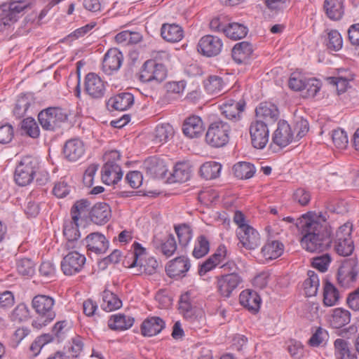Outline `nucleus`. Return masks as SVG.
Listing matches in <instances>:
<instances>
[{"instance_id":"obj_1","label":"nucleus","mask_w":359,"mask_h":359,"mask_svg":"<svg viewBox=\"0 0 359 359\" xmlns=\"http://www.w3.org/2000/svg\"><path fill=\"white\" fill-rule=\"evenodd\" d=\"M283 220L292 223L302 235L300 243L303 248L311 252L327 250L332 243V228L322 213H307L296 220L292 217Z\"/></svg>"},{"instance_id":"obj_2","label":"nucleus","mask_w":359,"mask_h":359,"mask_svg":"<svg viewBox=\"0 0 359 359\" xmlns=\"http://www.w3.org/2000/svg\"><path fill=\"white\" fill-rule=\"evenodd\" d=\"M55 300L44 294H37L32 301V306L38 315L32 323L33 327L41 329L52 322L56 313L54 310Z\"/></svg>"},{"instance_id":"obj_3","label":"nucleus","mask_w":359,"mask_h":359,"mask_svg":"<svg viewBox=\"0 0 359 359\" xmlns=\"http://www.w3.org/2000/svg\"><path fill=\"white\" fill-rule=\"evenodd\" d=\"M67 119L68 114L60 107H48L42 110L38 115L39 122L46 130H55Z\"/></svg>"},{"instance_id":"obj_4","label":"nucleus","mask_w":359,"mask_h":359,"mask_svg":"<svg viewBox=\"0 0 359 359\" xmlns=\"http://www.w3.org/2000/svg\"><path fill=\"white\" fill-rule=\"evenodd\" d=\"M230 126L220 119L211 123L205 135L206 142L213 147L224 146L229 139Z\"/></svg>"},{"instance_id":"obj_5","label":"nucleus","mask_w":359,"mask_h":359,"mask_svg":"<svg viewBox=\"0 0 359 359\" xmlns=\"http://www.w3.org/2000/svg\"><path fill=\"white\" fill-rule=\"evenodd\" d=\"M358 259L353 257L344 259L338 269L337 280L343 287H349L355 284L358 277Z\"/></svg>"},{"instance_id":"obj_6","label":"nucleus","mask_w":359,"mask_h":359,"mask_svg":"<svg viewBox=\"0 0 359 359\" xmlns=\"http://www.w3.org/2000/svg\"><path fill=\"white\" fill-rule=\"evenodd\" d=\"M351 226L345 224L336 231L334 248L339 255L347 257L353 252L354 245L351 238Z\"/></svg>"},{"instance_id":"obj_7","label":"nucleus","mask_w":359,"mask_h":359,"mask_svg":"<svg viewBox=\"0 0 359 359\" xmlns=\"http://www.w3.org/2000/svg\"><path fill=\"white\" fill-rule=\"evenodd\" d=\"M167 76L165 67L152 60H147L142 65L139 74V80L143 83L163 81Z\"/></svg>"},{"instance_id":"obj_8","label":"nucleus","mask_w":359,"mask_h":359,"mask_svg":"<svg viewBox=\"0 0 359 359\" xmlns=\"http://www.w3.org/2000/svg\"><path fill=\"white\" fill-rule=\"evenodd\" d=\"M242 283V277L236 272L216 276L217 292L224 298H229Z\"/></svg>"},{"instance_id":"obj_9","label":"nucleus","mask_w":359,"mask_h":359,"mask_svg":"<svg viewBox=\"0 0 359 359\" xmlns=\"http://www.w3.org/2000/svg\"><path fill=\"white\" fill-rule=\"evenodd\" d=\"M71 250L60 263L61 270L65 276H74L81 272L86 261L84 255L78 252L76 249Z\"/></svg>"},{"instance_id":"obj_10","label":"nucleus","mask_w":359,"mask_h":359,"mask_svg":"<svg viewBox=\"0 0 359 359\" xmlns=\"http://www.w3.org/2000/svg\"><path fill=\"white\" fill-rule=\"evenodd\" d=\"M222 48V39L217 36L212 34L202 36L197 44L198 52L209 57L218 55L221 53Z\"/></svg>"},{"instance_id":"obj_11","label":"nucleus","mask_w":359,"mask_h":359,"mask_svg":"<svg viewBox=\"0 0 359 359\" xmlns=\"http://www.w3.org/2000/svg\"><path fill=\"white\" fill-rule=\"evenodd\" d=\"M269 126L261 121H254L250 126V135L252 145L259 149L266 147L269 139Z\"/></svg>"},{"instance_id":"obj_12","label":"nucleus","mask_w":359,"mask_h":359,"mask_svg":"<svg viewBox=\"0 0 359 359\" xmlns=\"http://www.w3.org/2000/svg\"><path fill=\"white\" fill-rule=\"evenodd\" d=\"M85 92L93 99H101L106 93V83L97 74L90 72L85 76Z\"/></svg>"},{"instance_id":"obj_13","label":"nucleus","mask_w":359,"mask_h":359,"mask_svg":"<svg viewBox=\"0 0 359 359\" xmlns=\"http://www.w3.org/2000/svg\"><path fill=\"white\" fill-rule=\"evenodd\" d=\"M123 55L117 48H110L102 59V70L107 75H111L118 72L122 65Z\"/></svg>"},{"instance_id":"obj_14","label":"nucleus","mask_w":359,"mask_h":359,"mask_svg":"<svg viewBox=\"0 0 359 359\" xmlns=\"http://www.w3.org/2000/svg\"><path fill=\"white\" fill-rule=\"evenodd\" d=\"M236 236L239 243L247 250H254L259 245V234L251 226H243V229H237Z\"/></svg>"},{"instance_id":"obj_15","label":"nucleus","mask_w":359,"mask_h":359,"mask_svg":"<svg viewBox=\"0 0 359 359\" xmlns=\"http://www.w3.org/2000/svg\"><path fill=\"white\" fill-rule=\"evenodd\" d=\"M256 120L265 122L269 126L278 118L279 111L276 105L271 102H262L255 109Z\"/></svg>"},{"instance_id":"obj_16","label":"nucleus","mask_w":359,"mask_h":359,"mask_svg":"<svg viewBox=\"0 0 359 359\" xmlns=\"http://www.w3.org/2000/svg\"><path fill=\"white\" fill-rule=\"evenodd\" d=\"M134 104V96L128 92H123L111 97L107 102V107L110 111H126Z\"/></svg>"},{"instance_id":"obj_17","label":"nucleus","mask_w":359,"mask_h":359,"mask_svg":"<svg viewBox=\"0 0 359 359\" xmlns=\"http://www.w3.org/2000/svg\"><path fill=\"white\" fill-rule=\"evenodd\" d=\"M293 139L294 135L290 126L284 120L279 121L277 128L272 135L273 142L280 147H285L290 144Z\"/></svg>"},{"instance_id":"obj_18","label":"nucleus","mask_w":359,"mask_h":359,"mask_svg":"<svg viewBox=\"0 0 359 359\" xmlns=\"http://www.w3.org/2000/svg\"><path fill=\"white\" fill-rule=\"evenodd\" d=\"M79 221H74L72 219L65 221L63 226V234L67 239L65 248L67 250H74L78 248L81 234L79 230Z\"/></svg>"},{"instance_id":"obj_19","label":"nucleus","mask_w":359,"mask_h":359,"mask_svg":"<svg viewBox=\"0 0 359 359\" xmlns=\"http://www.w3.org/2000/svg\"><path fill=\"white\" fill-rule=\"evenodd\" d=\"M88 251L100 255L105 253L109 248V241L106 237L99 232L88 234L85 240Z\"/></svg>"},{"instance_id":"obj_20","label":"nucleus","mask_w":359,"mask_h":359,"mask_svg":"<svg viewBox=\"0 0 359 359\" xmlns=\"http://www.w3.org/2000/svg\"><path fill=\"white\" fill-rule=\"evenodd\" d=\"M25 1H11L0 6L1 12L13 23L15 22L22 15V12L28 7Z\"/></svg>"},{"instance_id":"obj_21","label":"nucleus","mask_w":359,"mask_h":359,"mask_svg":"<svg viewBox=\"0 0 359 359\" xmlns=\"http://www.w3.org/2000/svg\"><path fill=\"white\" fill-rule=\"evenodd\" d=\"M111 217L110 206L104 202L95 203L89 211V219L97 225H103L109 222Z\"/></svg>"},{"instance_id":"obj_22","label":"nucleus","mask_w":359,"mask_h":359,"mask_svg":"<svg viewBox=\"0 0 359 359\" xmlns=\"http://www.w3.org/2000/svg\"><path fill=\"white\" fill-rule=\"evenodd\" d=\"M63 155L69 161H76L85 153V146L80 139L72 138L65 142L63 147Z\"/></svg>"},{"instance_id":"obj_23","label":"nucleus","mask_w":359,"mask_h":359,"mask_svg":"<svg viewBox=\"0 0 359 359\" xmlns=\"http://www.w3.org/2000/svg\"><path fill=\"white\" fill-rule=\"evenodd\" d=\"M191 266L189 259L184 256H180L169 262L165 267L168 276L171 278L183 277Z\"/></svg>"},{"instance_id":"obj_24","label":"nucleus","mask_w":359,"mask_h":359,"mask_svg":"<svg viewBox=\"0 0 359 359\" xmlns=\"http://www.w3.org/2000/svg\"><path fill=\"white\" fill-rule=\"evenodd\" d=\"M165 327V322L158 316H149L140 325L141 334L144 337H153L159 334Z\"/></svg>"},{"instance_id":"obj_25","label":"nucleus","mask_w":359,"mask_h":359,"mask_svg":"<svg viewBox=\"0 0 359 359\" xmlns=\"http://www.w3.org/2000/svg\"><path fill=\"white\" fill-rule=\"evenodd\" d=\"M245 107V102L243 100H228L220 106V109L227 119L236 121L241 119Z\"/></svg>"},{"instance_id":"obj_26","label":"nucleus","mask_w":359,"mask_h":359,"mask_svg":"<svg viewBox=\"0 0 359 359\" xmlns=\"http://www.w3.org/2000/svg\"><path fill=\"white\" fill-rule=\"evenodd\" d=\"M240 304L252 313L258 312L261 305V297L252 290H244L239 295Z\"/></svg>"},{"instance_id":"obj_27","label":"nucleus","mask_w":359,"mask_h":359,"mask_svg":"<svg viewBox=\"0 0 359 359\" xmlns=\"http://www.w3.org/2000/svg\"><path fill=\"white\" fill-rule=\"evenodd\" d=\"M183 133L189 138H197L204 130L203 123L198 116H191L187 118L182 126Z\"/></svg>"},{"instance_id":"obj_28","label":"nucleus","mask_w":359,"mask_h":359,"mask_svg":"<svg viewBox=\"0 0 359 359\" xmlns=\"http://www.w3.org/2000/svg\"><path fill=\"white\" fill-rule=\"evenodd\" d=\"M153 247L166 257H171L177 250V243L172 234H169L164 240L154 236L152 241Z\"/></svg>"},{"instance_id":"obj_29","label":"nucleus","mask_w":359,"mask_h":359,"mask_svg":"<svg viewBox=\"0 0 359 359\" xmlns=\"http://www.w3.org/2000/svg\"><path fill=\"white\" fill-rule=\"evenodd\" d=\"M323 9L330 20L339 21L344 15V0H325Z\"/></svg>"},{"instance_id":"obj_30","label":"nucleus","mask_w":359,"mask_h":359,"mask_svg":"<svg viewBox=\"0 0 359 359\" xmlns=\"http://www.w3.org/2000/svg\"><path fill=\"white\" fill-rule=\"evenodd\" d=\"M252 53V44L247 41H242L233 46L231 55L236 63L243 64L248 62Z\"/></svg>"},{"instance_id":"obj_31","label":"nucleus","mask_w":359,"mask_h":359,"mask_svg":"<svg viewBox=\"0 0 359 359\" xmlns=\"http://www.w3.org/2000/svg\"><path fill=\"white\" fill-rule=\"evenodd\" d=\"M162 38L168 42L176 43L184 37V30L176 24H163L161 29Z\"/></svg>"},{"instance_id":"obj_32","label":"nucleus","mask_w":359,"mask_h":359,"mask_svg":"<svg viewBox=\"0 0 359 359\" xmlns=\"http://www.w3.org/2000/svg\"><path fill=\"white\" fill-rule=\"evenodd\" d=\"M351 312L343 308H336L332 311L329 322L330 325L335 329H339L351 321Z\"/></svg>"},{"instance_id":"obj_33","label":"nucleus","mask_w":359,"mask_h":359,"mask_svg":"<svg viewBox=\"0 0 359 359\" xmlns=\"http://www.w3.org/2000/svg\"><path fill=\"white\" fill-rule=\"evenodd\" d=\"M134 321L133 317L118 313L110 317L108 326L113 330H126L133 326Z\"/></svg>"},{"instance_id":"obj_34","label":"nucleus","mask_w":359,"mask_h":359,"mask_svg":"<svg viewBox=\"0 0 359 359\" xmlns=\"http://www.w3.org/2000/svg\"><path fill=\"white\" fill-rule=\"evenodd\" d=\"M205 91L210 95H218L222 93L226 86L223 78L217 75H210L203 81Z\"/></svg>"},{"instance_id":"obj_35","label":"nucleus","mask_w":359,"mask_h":359,"mask_svg":"<svg viewBox=\"0 0 359 359\" xmlns=\"http://www.w3.org/2000/svg\"><path fill=\"white\" fill-rule=\"evenodd\" d=\"M234 177L238 180H249L252 178L255 172V165L249 162L241 161L233 166Z\"/></svg>"},{"instance_id":"obj_36","label":"nucleus","mask_w":359,"mask_h":359,"mask_svg":"<svg viewBox=\"0 0 359 359\" xmlns=\"http://www.w3.org/2000/svg\"><path fill=\"white\" fill-rule=\"evenodd\" d=\"M193 168L189 161H183L177 162L172 172H169L170 177L175 180H190L192 176Z\"/></svg>"},{"instance_id":"obj_37","label":"nucleus","mask_w":359,"mask_h":359,"mask_svg":"<svg viewBox=\"0 0 359 359\" xmlns=\"http://www.w3.org/2000/svg\"><path fill=\"white\" fill-rule=\"evenodd\" d=\"M102 303L101 307L103 310L109 312L117 310L122 306V301L114 292L104 290L102 293Z\"/></svg>"},{"instance_id":"obj_38","label":"nucleus","mask_w":359,"mask_h":359,"mask_svg":"<svg viewBox=\"0 0 359 359\" xmlns=\"http://www.w3.org/2000/svg\"><path fill=\"white\" fill-rule=\"evenodd\" d=\"M284 245L278 241H269L262 248V253L266 259H274L283 252Z\"/></svg>"},{"instance_id":"obj_39","label":"nucleus","mask_w":359,"mask_h":359,"mask_svg":"<svg viewBox=\"0 0 359 359\" xmlns=\"http://www.w3.org/2000/svg\"><path fill=\"white\" fill-rule=\"evenodd\" d=\"M123 172L116 162H106L101 169V180H122Z\"/></svg>"},{"instance_id":"obj_40","label":"nucleus","mask_w":359,"mask_h":359,"mask_svg":"<svg viewBox=\"0 0 359 359\" xmlns=\"http://www.w3.org/2000/svg\"><path fill=\"white\" fill-rule=\"evenodd\" d=\"M36 169L32 162L21 161L15 168L14 180H34Z\"/></svg>"},{"instance_id":"obj_41","label":"nucleus","mask_w":359,"mask_h":359,"mask_svg":"<svg viewBox=\"0 0 359 359\" xmlns=\"http://www.w3.org/2000/svg\"><path fill=\"white\" fill-rule=\"evenodd\" d=\"M248 32V27L238 22L229 23L223 29V33L225 34L226 37L235 41L244 38Z\"/></svg>"},{"instance_id":"obj_42","label":"nucleus","mask_w":359,"mask_h":359,"mask_svg":"<svg viewBox=\"0 0 359 359\" xmlns=\"http://www.w3.org/2000/svg\"><path fill=\"white\" fill-rule=\"evenodd\" d=\"M330 83L336 86L338 94L344 93L349 86V82L353 79V74L348 71H342L338 76L330 77Z\"/></svg>"},{"instance_id":"obj_43","label":"nucleus","mask_w":359,"mask_h":359,"mask_svg":"<svg viewBox=\"0 0 359 359\" xmlns=\"http://www.w3.org/2000/svg\"><path fill=\"white\" fill-rule=\"evenodd\" d=\"M221 170L220 163L215 161L206 162L201 166L199 173L204 180H215L219 177Z\"/></svg>"},{"instance_id":"obj_44","label":"nucleus","mask_w":359,"mask_h":359,"mask_svg":"<svg viewBox=\"0 0 359 359\" xmlns=\"http://www.w3.org/2000/svg\"><path fill=\"white\" fill-rule=\"evenodd\" d=\"M339 300V292L337 287L328 280L323 286V304L326 306H332Z\"/></svg>"},{"instance_id":"obj_45","label":"nucleus","mask_w":359,"mask_h":359,"mask_svg":"<svg viewBox=\"0 0 359 359\" xmlns=\"http://www.w3.org/2000/svg\"><path fill=\"white\" fill-rule=\"evenodd\" d=\"M174 130L169 123H162L156 126L154 131V142L156 144H164L172 137Z\"/></svg>"},{"instance_id":"obj_46","label":"nucleus","mask_w":359,"mask_h":359,"mask_svg":"<svg viewBox=\"0 0 359 359\" xmlns=\"http://www.w3.org/2000/svg\"><path fill=\"white\" fill-rule=\"evenodd\" d=\"M90 202L88 199H81L76 201L72 205L70 215L74 221H79V219L86 217L87 213L89 214L90 210Z\"/></svg>"},{"instance_id":"obj_47","label":"nucleus","mask_w":359,"mask_h":359,"mask_svg":"<svg viewBox=\"0 0 359 359\" xmlns=\"http://www.w3.org/2000/svg\"><path fill=\"white\" fill-rule=\"evenodd\" d=\"M337 359H357L355 353L349 348V343L344 339H337L334 342Z\"/></svg>"},{"instance_id":"obj_48","label":"nucleus","mask_w":359,"mask_h":359,"mask_svg":"<svg viewBox=\"0 0 359 359\" xmlns=\"http://www.w3.org/2000/svg\"><path fill=\"white\" fill-rule=\"evenodd\" d=\"M175 231L177 236L179 244L182 248H186L193 237V230L187 224L175 225Z\"/></svg>"},{"instance_id":"obj_49","label":"nucleus","mask_w":359,"mask_h":359,"mask_svg":"<svg viewBox=\"0 0 359 359\" xmlns=\"http://www.w3.org/2000/svg\"><path fill=\"white\" fill-rule=\"evenodd\" d=\"M210 248V243L205 235L198 236L194 243L192 255L196 259H200L208 254Z\"/></svg>"},{"instance_id":"obj_50","label":"nucleus","mask_w":359,"mask_h":359,"mask_svg":"<svg viewBox=\"0 0 359 359\" xmlns=\"http://www.w3.org/2000/svg\"><path fill=\"white\" fill-rule=\"evenodd\" d=\"M325 43L327 49L338 51L343 46V39L337 30L331 29L327 32Z\"/></svg>"},{"instance_id":"obj_51","label":"nucleus","mask_w":359,"mask_h":359,"mask_svg":"<svg viewBox=\"0 0 359 359\" xmlns=\"http://www.w3.org/2000/svg\"><path fill=\"white\" fill-rule=\"evenodd\" d=\"M9 318L12 322H25L30 318V311L27 304L20 303L11 311Z\"/></svg>"},{"instance_id":"obj_52","label":"nucleus","mask_w":359,"mask_h":359,"mask_svg":"<svg viewBox=\"0 0 359 359\" xmlns=\"http://www.w3.org/2000/svg\"><path fill=\"white\" fill-rule=\"evenodd\" d=\"M303 285L307 297L315 296L320 285L318 275L313 271H309L308 278L304 280Z\"/></svg>"},{"instance_id":"obj_53","label":"nucleus","mask_w":359,"mask_h":359,"mask_svg":"<svg viewBox=\"0 0 359 359\" xmlns=\"http://www.w3.org/2000/svg\"><path fill=\"white\" fill-rule=\"evenodd\" d=\"M20 129L25 134L34 139L38 138L40 135V129L36 121L31 117L24 118L20 122Z\"/></svg>"},{"instance_id":"obj_54","label":"nucleus","mask_w":359,"mask_h":359,"mask_svg":"<svg viewBox=\"0 0 359 359\" xmlns=\"http://www.w3.org/2000/svg\"><path fill=\"white\" fill-rule=\"evenodd\" d=\"M18 272L23 276H32L35 272V264L30 258H20L16 261Z\"/></svg>"},{"instance_id":"obj_55","label":"nucleus","mask_w":359,"mask_h":359,"mask_svg":"<svg viewBox=\"0 0 359 359\" xmlns=\"http://www.w3.org/2000/svg\"><path fill=\"white\" fill-rule=\"evenodd\" d=\"M68 322L67 320H60L57 322L52 328L51 333H48L53 337V341L55 340L57 343L62 341L68 330Z\"/></svg>"},{"instance_id":"obj_56","label":"nucleus","mask_w":359,"mask_h":359,"mask_svg":"<svg viewBox=\"0 0 359 359\" xmlns=\"http://www.w3.org/2000/svg\"><path fill=\"white\" fill-rule=\"evenodd\" d=\"M31 105L29 98L25 95H20L15 103L13 109V115L17 118L23 117Z\"/></svg>"},{"instance_id":"obj_57","label":"nucleus","mask_w":359,"mask_h":359,"mask_svg":"<svg viewBox=\"0 0 359 359\" xmlns=\"http://www.w3.org/2000/svg\"><path fill=\"white\" fill-rule=\"evenodd\" d=\"M52 341L53 337L49 334H43L37 337L29 347V351L32 353V357L38 355L41 348L46 344Z\"/></svg>"},{"instance_id":"obj_58","label":"nucleus","mask_w":359,"mask_h":359,"mask_svg":"<svg viewBox=\"0 0 359 359\" xmlns=\"http://www.w3.org/2000/svg\"><path fill=\"white\" fill-rule=\"evenodd\" d=\"M331 137L334 146L340 149L346 148L348 139L346 132L341 128L333 130L331 133Z\"/></svg>"},{"instance_id":"obj_59","label":"nucleus","mask_w":359,"mask_h":359,"mask_svg":"<svg viewBox=\"0 0 359 359\" xmlns=\"http://www.w3.org/2000/svg\"><path fill=\"white\" fill-rule=\"evenodd\" d=\"M304 88L303 96L304 97H314L321 88V83L315 78L306 79Z\"/></svg>"},{"instance_id":"obj_60","label":"nucleus","mask_w":359,"mask_h":359,"mask_svg":"<svg viewBox=\"0 0 359 359\" xmlns=\"http://www.w3.org/2000/svg\"><path fill=\"white\" fill-rule=\"evenodd\" d=\"M179 309L186 318H192L194 314V308L188 292L181 295L179 301Z\"/></svg>"},{"instance_id":"obj_61","label":"nucleus","mask_w":359,"mask_h":359,"mask_svg":"<svg viewBox=\"0 0 359 359\" xmlns=\"http://www.w3.org/2000/svg\"><path fill=\"white\" fill-rule=\"evenodd\" d=\"M148 172L151 174L150 177L156 180H163L164 178L170 180V175L168 177L169 174L168 169L163 162L156 163L155 165H151L148 168Z\"/></svg>"},{"instance_id":"obj_62","label":"nucleus","mask_w":359,"mask_h":359,"mask_svg":"<svg viewBox=\"0 0 359 359\" xmlns=\"http://www.w3.org/2000/svg\"><path fill=\"white\" fill-rule=\"evenodd\" d=\"M133 250L128 252V257L132 259V262L128 264L130 266H138L142 261V257L146 254V249L138 242H134L132 245Z\"/></svg>"},{"instance_id":"obj_63","label":"nucleus","mask_w":359,"mask_h":359,"mask_svg":"<svg viewBox=\"0 0 359 359\" xmlns=\"http://www.w3.org/2000/svg\"><path fill=\"white\" fill-rule=\"evenodd\" d=\"M84 346V339L76 335L72 338L70 346L68 347V353L73 358L78 357L82 352Z\"/></svg>"},{"instance_id":"obj_64","label":"nucleus","mask_w":359,"mask_h":359,"mask_svg":"<svg viewBox=\"0 0 359 359\" xmlns=\"http://www.w3.org/2000/svg\"><path fill=\"white\" fill-rule=\"evenodd\" d=\"M15 303V295L10 290L0 291V310L8 311Z\"/></svg>"}]
</instances>
